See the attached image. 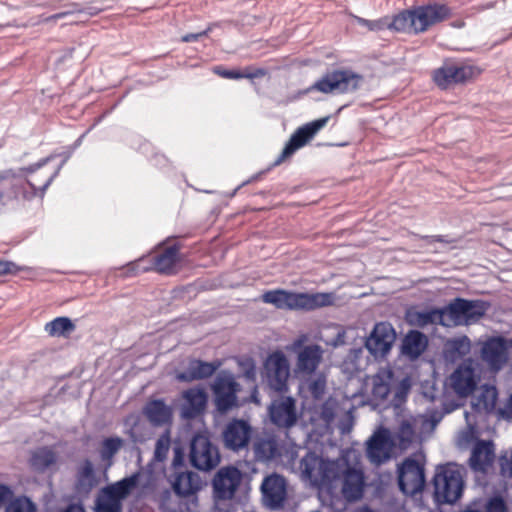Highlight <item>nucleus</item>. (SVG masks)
<instances>
[{"label":"nucleus","mask_w":512,"mask_h":512,"mask_svg":"<svg viewBox=\"0 0 512 512\" xmlns=\"http://www.w3.org/2000/svg\"><path fill=\"white\" fill-rule=\"evenodd\" d=\"M97 484L94 465L90 459H85L76 471L75 490L80 495H88Z\"/></svg>","instance_id":"30"},{"label":"nucleus","mask_w":512,"mask_h":512,"mask_svg":"<svg viewBox=\"0 0 512 512\" xmlns=\"http://www.w3.org/2000/svg\"><path fill=\"white\" fill-rule=\"evenodd\" d=\"M392 383V372L390 369H381L376 375L365 380L366 388L371 387V393L376 399H384Z\"/></svg>","instance_id":"34"},{"label":"nucleus","mask_w":512,"mask_h":512,"mask_svg":"<svg viewBox=\"0 0 512 512\" xmlns=\"http://www.w3.org/2000/svg\"><path fill=\"white\" fill-rule=\"evenodd\" d=\"M159 246H161L162 251L157 255H143L123 266V274L131 277L150 270H155L162 274H170L179 261L181 246L177 238H168L165 242L160 243Z\"/></svg>","instance_id":"3"},{"label":"nucleus","mask_w":512,"mask_h":512,"mask_svg":"<svg viewBox=\"0 0 512 512\" xmlns=\"http://www.w3.org/2000/svg\"><path fill=\"white\" fill-rule=\"evenodd\" d=\"M417 433L416 427L413 425V420H406L403 421L398 434L397 438L399 441V446L402 449L407 448V446L412 442L414 439L415 434Z\"/></svg>","instance_id":"43"},{"label":"nucleus","mask_w":512,"mask_h":512,"mask_svg":"<svg viewBox=\"0 0 512 512\" xmlns=\"http://www.w3.org/2000/svg\"><path fill=\"white\" fill-rule=\"evenodd\" d=\"M268 415L271 423L279 429L294 427L300 418L297 402L292 396L274 399L268 406Z\"/></svg>","instance_id":"14"},{"label":"nucleus","mask_w":512,"mask_h":512,"mask_svg":"<svg viewBox=\"0 0 512 512\" xmlns=\"http://www.w3.org/2000/svg\"><path fill=\"white\" fill-rule=\"evenodd\" d=\"M219 361H203L201 359H190L187 367L178 372L176 379L180 382H192L195 380H203L211 377L220 367Z\"/></svg>","instance_id":"23"},{"label":"nucleus","mask_w":512,"mask_h":512,"mask_svg":"<svg viewBox=\"0 0 512 512\" xmlns=\"http://www.w3.org/2000/svg\"><path fill=\"white\" fill-rule=\"evenodd\" d=\"M6 512H37V506L29 497L19 496L8 504Z\"/></svg>","instance_id":"45"},{"label":"nucleus","mask_w":512,"mask_h":512,"mask_svg":"<svg viewBox=\"0 0 512 512\" xmlns=\"http://www.w3.org/2000/svg\"><path fill=\"white\" fill-rule=\"evenodd\" d=\"M261 491L265 504L269 508H282L286 499L285 478L279 474H272L265 477L261 484Z\"/></svg>","instance_id":"19"},{"label":"nucleus","mask_w":512,"mask_h":512,"mask_svg":"<svg viewBox=\"0 0 512 512\" xmlns=\"http://www.w3.org/2000/svg\"><path fill=\"white\" fill-rule=\"evenodd\" d=\"M12 496L11 488L6 484H0V506Z\"/></svg>","instance_id":"58"},{"label":"nucleus","mask_w":512,"mask_h":512,"mask_svg":"<svg viewBox=\"0 0 512 512\" xmlns=\"http://www.w3.org/2000/svg\"><path fill=\"white\" fill-rule=\"evenodd\" d=\"M181 417L193 420L203 414L208 403V394L201 387H192L184 391Z\"/></svg>","instance_id":"20"},{"label":"nucleus","mask_w":512,"mask_h":512,"mask_svg":"<svg viewBox=\"0 0 512 512\" xmlns=\"http://www.w3.org/2000/svg\"><path fill=\"white\" fill-rule=\"evenodd\" d=\"M322 358V349L316 344L305 346L298 354V370L305 373H313Z\"/></svg>","instance_id":"32"},{"label":"nucleus","mask_w":512,"mask_h":512,"mask_svg":"<svg viewBox=\"0 0 512 512\" xmlns=\"http://www.w3.org/2000/svg\"><path fill=\"white\" fill-rule=\"evenodd\" d=\"M446 308L442 310H412L407 314L408 321L416 326H426L428 324H440L446 326Z\"/></svg>","instance_id":"33"},{"label":"nucleus","mask_w":512,"mask_h":512,"mask_svg":"<svg viewBox=\"0 0 512 512\" xmlns=\"http://www.w3.org/2000/svg\"><path fill=\"white\" fill-rule=\"evenodd\" d=\"M410 386H411V383H410V380L408 378H404L400 384H399V387H398V392H397V397L401 400L403 399L406 394L408 393L409 389H410Z\"/></svg>","instance_id":"57"},{"label":"nucleus","mask_w":512,"mask_h":512,"mask_svg":"<svg viewBox=\"0 0 512 512\" xmlns=\"http://www.w3.org/2000/svg\"><path fill=\"white\" fill-rule=\"evenodd\" d=\"M466 418H468L467 414ZM476 441H479L477 430L468 422L467 428L459 432L456 443L460 448H467L470 445H474Z\"/></svg>","instance_id":"46"},{"label":"nucleus","mask_w":512,"mask_h":512,"mask_svg":"<svg viewBox=\"0 0 512 512\" xmlns=\"http://www.w3.org/2000/svg\"><path fill=\"white\" fill-rule=\"evenodd\" d=\"M253 429L248 420L232 418L222 430V442L226 450L238 453L247 450L251 442Z\"/></svg>","instance_id":"10"},{"label":"nucleus","mask_w":512,"mask_h":512,"mask_svg":"<svg viewBox=\"0 0 512 512\" xmlns=\"http://www.w3.org/2000/svg\"><path fill=\"white\" fill-rule=\"evenodd\" d=\"M435 495L438 501L454 503L462 495V469L455 464H447L437 469L434 477Z\"/></svg>","instance_id":"8"},{"label":"nucleus","mask_w":512,"mask_h":512,"mask_svg":"<svg viewBox=\"0 0 512 512\" xmlns=\"http://www.w3.org/2000/svg\"><path fill=\"white\" fill-rule=\"evenodd\" d=\"M52 159L51 155L28 167L20 168L18 172L13 169L0 171V208L13 205L20 197L25 200L33 198L36 194L35 182L32 179L24 181L22 173L32 174Z\"/></svg>","instance_id":"2"},{"label":"nucleus","mask_w":512,"mask_h":512,"mask_svg":"<svg viewBox=\"0 0 512 512\" xmlns=\"http://www.w3.org/2000/svg\"><path fill=\"white\" fill-rule=\"evenodd\" d=\"M242 474L237 467L226 466L220 468L212 480V487L218 499H231L236 493Z\"/></svg>","instance_id":"18"},{"label":"nucleus","mask_w":512,"mask_h":512,"mask_svg":"<svg viewBox=\"0 0 512 512\" xmlns=\"http://www.w3.org/2000/svg\"><path fill=\"white\" fill-rule=\"evenodd\" d=\"M70 156H71V153L66 154L62 163L50 173L41 172L40 175H35L38 172V170L32 174H29L26 172L22 173V175L24 177V181H26V179H32L35 182L36 194L34 195V197L38 195L40 198H42L44 196L45 191L50 186V184L53 182V180L58 176L61 168L63 167V165L66 163V161L69 159ZM44 166L45 165H43L39 169V171Z\"/></svg>","instance_id":"35"},{"label":"nucleus","mask_w":512,"mask_h":512,"mask_svg":"<svg viewBox=\"0 0 512 512\" xmlns=\"http://www.w3.org/2000/svg\"><path fill=\"white\" fill-rule=\"evenodd\" d=\"M217 75L226 78V79H242L243 74L240 71L236 70H226L222 67H215L213 70Z\"/></svg>","instance_id":"56"},{"label":"nucleus","mask_w":512,"mask_h":512,"mask_svg":"<svg viewBox=\"0 0 512 512\" xmlns=\"http://www.w3.org/2000/svg\"><path fill=\"white\" fill-rule=\"evenodd\" d=\"M414 32H423L430 26L444 20L448 15V10L444 6H426L412 11Z\"/></svg>","instance_id":"25"},{"label":"nucleus","mask_w":512,"mask_h":512,"mask_svg":"<svg viewBox=\"0 0 512 512\" xmlns=\"http://www.w3.org/2000/svg\"><path fill=\"white\" fill-rule=\"evenodd\" d=\"M501 472L504 476L512 477V451L500 459Z\"/></svg>","instance_id":"53"},{"label":"nucleus","mask_w":512,"mask_h":512,"mask_svg":"<svg viewBox=\"0 0 512 512\" xmlns=\"http://www.w3.org/2000/svg\"><path fill=\"white\" fill-rule=\"evenodd\" d=\"M412 11H404L396 15L391 21L368 22L362 18H354V26L367 27L369 30H380L384 27L400 32H414Z\"/></svg>","instance_id":"24"},{"label":"nucleus","mask_w":512,"mask_h":512,"mask_svg":"<svg viewBox=\"0 0 512 512\" xmlns=\"http://www.w3.org/2000/svg\"><path fill=\"white\" fill-rule=\"evenodd\" d=\"M241 389L240 383L236 381L232 372L221 370L217 373L210 384L215 413L223 416L240 408L242 404L238 394Z\"/></svg>","instance_id":"5"},{"label":"nucleus","mask_w":512,"mask_h":512,"mask_svg":"<svg viewBox=\"0 0 512 512\" xmlns=\"http://www.w3.org/2000/svg\"><path fill=\"white\" fill-rule=\"evenodd\" d=\"M427 338L418 331L409 332L402 343V353L411 359L417 358L426 348Z\"/></svg>","instance_id":"36"},{"label":"nucleus","mask_w":512,"mask_h":512,"mask_svg":"<svg viewBox=\"0 0 512 512\" xmlns=\"http://www.w3.org/2000/svg\"><path fill=\"white\" fill-rule=\"evenodd\" d=\"M480 72L479 68L472 65L445 63L435 70L433 80L437 86L446 89L453 85L471 80L478 76Z\"/></svg>","instance_id":"13"},{"label":"nucleus","mask_w":512,"mask_h":512,"mask_svg":"<svg viewBox=\"0 0 512 512\" xmlns=\"http://www.w3.org/2000/svg\"><path fill=\"white\" fill-rule=\"evenodd\" d=\"M326 388V380L324 377H317L313 381L309 383V392L311 393L312 397L316 400H319L324 395Z\"/></svg>","instance_id":"50"},{"label":"nucleus","mask_w":512,"mask_h":512,"mask_svg":"<svg viewBox=\"0 0 512 512\" xmlns=\"http://www.w3.org/2000/svg\"><path fill=\"white\" fill-rule=\"evenodd\" d=\"M61 512H86L81 503H71L67 505Z\"/></svg>","instance_id":"63"},{"label":"nucleus","mask_w":512,"mask_h":512,"mask_svg":"<svg viewBox=\"0 0 512 512\" xmlns=\"http://www.w3.org/2000/svg\"><path fill=\"white\" fill-rule=\"evenodd\" d=\"M239 366L242 368L243 377L248 382L256 381V365L252 358H246L239 362Z\"/></svg>","instance_id":"48"},{"label":"nucleus","mask_w":512,"mask_h":512,"mask_svg":"<svg viewBox=\"0 0 512 512\" xmlns=\"http://www.w3.org/2000/svg\"><path fill=\"white\" fill-rule=\"evenodd\" d=\"M320 416L324 422L331 423L335 418V410L333 406L330 405L328 402H325L321 406Z\"/></svg>","instance_id":"55"},{"label":"nucleus","mask_w":512,"mask_h":512,"mask_svg":"<svg viewBox=\"0 0 512 512\" xmlns=\"http://www.w3.org/2000/svg\"><path fill=\"white\" fill-rule=\"evenodd\" d=\"M442 413L433 411L426 415H420L413 418V425L416 427L417 434L420 438L430 435L437 424L442 419Z\"/></svg>","instance_id":"40"},{"label":"nucleus","mask_w":512,"mask_h":512,"mask_svg":"<svg viewBox=\"0 0 512 512\" xmlns=\"http://www.w3.org/2000/svg\"><path fill=\"white\" fill-rule=\"evenodd\" d=\"M480 381L479 372L472 361L459 365L448 377L446 385L457 396L468 397L477 387Z\"/></svg>","instance_id":"12"},{"label":"nucleus","mask_w":512,"mask_h":512,"mask_svg":"<svg viewBox=\"0 0 512 512\" xmlns=\"http://www.w3.org/2000/svg\"><path fill=\"white\" fill-rule=\"evenodd\" d=\"M148 421L156 427L164 426L172 421V409L163 399L148 401L143 408Z\"/></svg>","instance_id":"29"},{"label":"nucleus","mask_w":512,"mask_h":512,"mask_svg":"<svg viewBox=\"0 0 512 512\" xmlns=\"http://www.w3.org/2000/svg\"><path fill=\"white\" fill-rule=\"evenodd\" d=\"M352 447L343 450L340 458L331 460L308 451L300 460L302 477L316 488H332L338 481H342V493L346 504H352V464L348 456Z\"/></svg>","instance_id":"1"},{"label":"nucleus","mask_w":512,"mask_h":512,"mask_svg":"<svg viewBox=\"0 0 512 512\" xmlns=\"http://www.w3.org/2000/svg\"><path fill=\"white\" fill-rule=\"evenodd\" d=\"M188 460L193 468L209 472L218 466L221 456L218 447L207 434L196 432L189 441Z\"/></svg>","instance_id":"7"},{"label":"nucleus","mask_w":512,"mask_h":512,"mask_svg":"<svg viewBox=\"0 0 512 512\" xmlns=\"http://www.w3.org/2000/svg\"><path fill=\"white\" fill-rule=\"evenodd\" d=\"M495 460V447L490 440L476 441L472 446L469 459L470 467L474 471L485 472Z\"/></svg>","instance_id":"26"},{"label":"nucleus","mask_w":512,"mask_h":512,"mask_svg":"<svg viewBox=\"0 0 512 512\" xmlns=\"http://www.w3.org/2000/svg\"><path fill=\"white\" fill-rule=\"evenodd\" d=\"M396 332L391 324L377 323L365 341L367 350L376 358L384 357L391 350Z\"/></svg>","instance_id":"17"},{"label":"nucleus","mask_w":512,"mask_h":512,"mask_svg":"<svg viewBox=\"0 0 512 512\" xmlns=\"http://www.w3.org/2000/svg\"><path fill=\"white\" fill-rule=\"evenodd\" d=\"M57 461L55 452L49 447H40L32 452L29 464L33 470L39 473L45 472Z\"/></svg>","instance_id":"37"},{"label":"nucleus","mask_w":512,"mask_h":512,"mask_svg":"<svg viewBox=\"0 0 512 512\" xmlns=\"http://www.w3.org/2000/svg\"><path fill=\"white\" fill-rule=\"evenodd\" d=\"M345 343V331L338 330L336 336L328 342L329 345L333 347L342 346Z\"/></svg>","instance_id":"59"},{"label":"nucleus","mask_w":512,"mask_h":512,"mask_svg":"<svg viewBox=\"0 0 512 512\" xmlns=\"http://www.w3.org/2000/svg\"><path fill=\"white\" fill-rule=\"evenodd\" d=\"M243 74V78L254 79L258 77H262L265 75V71L263 69H255L253 71H245Z\"/></svg>","instance_id":"64"},{"label":"nucleus","mask_w":512,"mask_h":512,"mask_svg":"<svg viewBox=\"0 0 512 512\" xmlns=\"http://www.w3.org/2000/svg\"><path fill=\"white\" fill-rule=\"evenodd\" d=\"M497 390L492 385H483L479 395L473 400L472 406L478 412L490 413L495 409Z\"/></svg>","instance_id":"38"},{"label":"nucleus","mask_w":512,"mask_h":512,"mask_svg":"<svg viewBox=\"0 0 512 512\" xmlns=\"http://www.w3.org/2000/svg\"><path fill=\"white\" fill-rule=\"evenodd\" d=\"M255 460L261 463L275 461L282 456L278 441L273 437L260 438L253 445Z\"/></svg>","instance_id":"31"},{"label":"nucleus","mask_w":512,"mask_h":512,"mask_svg":"<svg viewBox=\"0 0 512 512\" xmlns=\"http://www.w3.org/2000/svg\"><path fill=\"white\" fill-rule=\"evenodd\" d=\"M486 512H506V506L502 499L495 497L487 503Z\"/></svg>","instance_id":"54"},{"label":"nucleus","mask_w":512,"mask_h":512,"mask_svg":"<svg viewBox=\"0 0 512 512\" xmlns=\"http://www.w3.org/2000/svg\"><path fill=\"white\" fill-rule=\"evenodd\" d=\"M398 481L404 494L414 495L420 492L425 482L422 465L414 459H406L398 468Z\"/></svg>","instance_id":"16"},{"label":"nucleus","mask_w":512,"mask_h":512,"mask_svg":"<svg viewBox=\"0 0 512 512\" xmlns=\"http://www.w3.org/2000/svg\"><path fill=\"white\" fill-rule=\"evenodd\" d=\"M141 473L136 471L114 483L102 487L95 499L96 512H122L123 501L140 483Z\"/></svg>","instance_id":"6"},{"label":"nucleus","mask_w":512,"mask_h":512,"mask_svg":"<svg viewBox=\"0 0 512 512\" xmlns=\"http://www.w3.org/2000/svg\"><path fill=\"white\" fill-rule=\"evenodd\" d=\"M328 117L320 118L299 127L290 137L273 166H278L291 157L298 149L309 142L328 122Z\"/></svg>","instance_id":"15"},{"label":"nucleus","mask_w":512,"mask_h":512,"mask_svg":"<svg viewBox=\"0 0 512 512\" xmlns=\"http://www.w3.org/2000/svg\"><path fill=\"white\" fill-rule=\"evenodd\" d=\"M333 299L332 293H295L283 289L269 290L262 295L264 303L289 310L310 311L331 305Z\"/></svg>","instance_id":"4"},{"label":"nucleus","mask_w":512,"mask_h":512,"mask_svg":"<svg viewBox=\"0 0 512 512\" xmlns=\"http://www.w3.org/2000/svg\"><path fill=\"white\" fill-rule=\"evenodd\" d=\"M185 448L180 443H175L173 446V459L172 467L176 471H181L185 463Z\"/></svg>","instance_id":"47"},{"label":"nucleus","mask_w":512,"mask_h":512,"mask_svg":"<svg viewBox=\"0 0 512 512\" xmlns=\"http://www.w3.org/2000/svg\"><path fill=\"white\" fill-rule=\"evenodd\" d=\"M509 348H512L509 340L501 337L489 339L482 348V358L492 370L498 371L507 361Z\"/></svg>","instance_id":"22"},{"label":"nucleus","mask_w":512,"mask_h":512,"mask_svg":"<svg viewBox=\"0 0 512 512\" xmlns=\"http://www.w3.org/2000/svg\"><path fill=\"white\" fill-rule=\"evenodd\" d=\"M354 500L361 495L364 485V477L362 471L354 466Z\"/></svg>","instance_id":"52"},{"label":"nucleus","mask_w":512,"mask_h":512,"mask_svg":"<svg viewBox=\"0 0 512 512\" xmlns=\"http://www.w3.org/2000/svg\"><path fill=\"white\" fill-rule=\"evenodd\" d=\"M393 443L387 430H379L368 442L367 455L371 462L380 464L386 461L392 452Z\"/></svg>","instance_id":"27"},{"label":"nucleus","mask_w":512,"mask_h":512,"mask_svg":"<svg viewBox=\"0 0 512 512\" xmlns=\"http://www.w3.org/2000/svg\"><path fill=\"white\" fill-rule=\"evenodd\" d=\"M470 348L471 343L466 336L450 339L445 344V350L452 359L467 355L470 352Z\"/></svg>","instance_id":"42"},{"label":"nucleus","mask_w":512,"mask_h":512,"mask_svg":"<svg viewBox=\"0 0 512 512\" xmlns=\"http://www.w3.org/2000/svg\"><path fill=\"white\" fill-rule=\"evenodd\" d=\"M289 363L281 351L273 352L264 362L263 376L269 387L279 393L288 391Z\"/></svg>","instance_id":"11"},{"label":"nucleus","mask_w":512,"mask_h":512,"mask_svg":"<svg viewBox=\"0 0 512 512\" xmlns=\"http://www.w3.org/2000/svg\"><path fill=\"white\" fill-rule=\"evenodd\" d=\"M123 445L124 440L119 436L105 437L101 441L99 456L101 461L105 463L106 469L112 466L115 455L121 450Z\"/></svg>","instance_id":"39"},{"label":"nucleus","mask_w":512,"mask_h":512,"mask_svg":"<svg viewBox=\"0 0 512 512\" xmlns=\"http://www.w3.org/2000/svg\"><path fill=\"white\" fill-rule=\"evenodd\" d=\"M352 75L346 71L334 70L327 72L313 85H311L307 92L318 91L321 93H342L347 90L349 81Z\"/></svg>","instance_id":"21"},{"label":"nucleus","mask_w":512,"mask_h":512,"mask_svg":"<svg viewBox=\"0 0 512 512\" xmlns=\"http://www.w3.org/2000/svg\"><path fill=\"white\" fill-rule=\"evenodd\" d=\"M173 491L181 497L190 496L202 488L200 476L194 471H176L171 481Z\"/></svg>","instance_id":"28"},{"label":"nucleus","mask_w":512,"mask_h":512,"mask_svg":"<svg viewBox=\"0 0 512 512\" xmlns=\"http://www.w3.org/2000/svg\"><path fill=\"white\" fill-rule=\"evenodd\" d=\"M171 438L169 430L164 431L156 440L154 449V460L156 462H163L167 458L170 448Z\"/></svg>","instance_id":"44"},{"label":"nucleus","mask_w":512,"mask_h":512,"mask_svg":"<svg viewBox=\"0 0 512 512\" xmlns=\"http://www.w3.org/2000/svg\"><path fill=\"white\" fill-rule=\"evenodd\" d=\"M499 415L507 420H512V394L504 409L499 410Z\"/></svg>","instance_id":"60"},{"label":"nucleus","mask_w":512,"mask_h":512,"mask_svg":"<svg viewBox=\"0 0 512 512\" xmlns=\"http://www.w3.org/2000/svg\"><path fill=\"white\" fill-rule=\"evenodd\" d=\"M22 270H24L23 267L18 266L12 261L0 260V276L16 275L19 271Z\"/></svg>","instance_id":"51"},{"label":"nucleus","mask_w":512,"mask_h":512,"mask_svg":"<svg viewBox=\"0 0 512 512\" xmlns=\"http://www.w3.org/2000/svg\"><path fill=\"white\" fill-rule=\"evenodd\" d=\"M207 33H208V30H204L199 33H189L182 37V41L183 42H194V41L199 40L201 37L207 35Z\"/></svg>","instance_id":"61"},{"label":"nucleus","mask_w":512,"mask_h":512,"mask_svg":"<svg viewBox=\"0 0 512 512\" xmlns=\"http://www.w3.org/2000/svg\"><path fill=\"white\" fill-rule=\"evenodd\" d=\"M75 330V324L66 316L56 317L45 324V331L52 337H65Z\"/></svg>","instance_id":"41"},{"label":"nucleus","mask_w":512,"mask_h":512,"mask_svg":"<svg viewBox=\"0 0 512 512\" xmlns=\"http://www.w3.org/2000/svg\"><path fill=\"white\" fill-rule=\"evenodd\" d=\"M99 12V9L95 8V7H87V8H79L78 5H74V8L72 10H67V11H64V12H60V13H57V14H54L52 15L51 17H49V20H58V19H61V18H64L68 15H72L74 13H84L86 15H95Z\"/></svg>","instance_id":"49"},{"label":"nucleus","mask_w":512,"mask_h":512,"mask_svg":"<svg viewBox=\"0 0 512 512\" xmlns=\"http://www.w3.org/2000/svg\"><path fill=\"white\" fill-rule=\"evenodd\" d=\"M352 430V407L346 411V420L342 429L343 433L350 432Z\"/></svg>","instance_id":"62"},{"label":"nucleus","mask_w":512,"mask_h":512,"mask_svg":"<svg viewBox=\"0 0 512 512\" xmlns=\"http://www.w3.org/2000/svg\"><path fill=\"white\" fill-rule=\"evenodd\" d=\"M486 310L485 302L456 299L446 307V327L469 325L479 320Z\"/></svg>","instance_id":"9"}]
</instances>
